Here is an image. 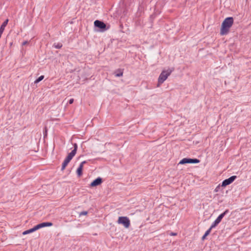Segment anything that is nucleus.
I'll return each instance as SVG.
<instances>
[{"mask_svg": "<svg viewBox=\"0 0 251 251\" xmlns=\"http://www.w3.org/2000/svg\"><path fill=\"white\" fill-rule=\"evenodd\" d=\"M233 19L232 17H227L223 22L220 30L221 35H226L229 31L230 27L233 24Z\"/></svg>", "mask_w": 251, "mask_h": 251, "instance_id": "nucleus-1", "label": "nucleus"}, {"mask_svg": "<svg viewBox=\"0 0 251 251\" xmlns=\"http://www.w3.org/2000/svg\"><path fill=\"white\" fill-rule=\"evenodd\" d=\"M77 149V145L76 144H74V149L68 155L64 162L62 163V170H64L66 166L68 165L70 161L72 159L73 157L75 155Z\"/></svg>", "mask_w": 251, "mask_h": 251, "instance_id": "nucleus-2", "label": "nucleus"}, {"mask_svg": "<svg viewBox=\"0 0 251 251\" xmlns=\"http://www.w3.org/2000/svg\"><path fill=\"white\" fill-rule=\"evenodd\" d=\"M52 226V223L50 222H45L37 225L33 228L29 229L28 230H26L23 232V235H26L27 234L31 233L35 231L36 230L40 229L41 228L46 227V226Z\"/></svg>", "mask_w": 251, "mask_h": 251, "instance_id": "nucleus-3", "label": "nucleus"}, {"mask_svg": "<svg viewBox=\"0 0 251 251\" xmlns=\"http://www.w3.org/2000/svg\"><path fill=\"white\" fill-rule=\"evenodd\" d=\"M174 71V69H169L167 70L163 71L160 74L158 79L157 87H159L160 84L163 83L165 80L167 79L168 77L171 75L172 72Z\"/></svg>", "mask_w": 251, "mask_h": 251, "instance_id": "nucleus-4", "label": "nucleus"}, {"mask_svg": "<svg viewBox=\"0 0 251 251\" xmlns=\"http://www.w3.org/2000/svg\"><path fill=\"white\" fill-rule=\"evenodd\" d=\"M119 224H121L124 226L125 228H128L130 225L129 219L125 216L119 217L117 221Z\"/></svg>", "mask_w": 251, "mask_h": 251, "instance_id": "nucleus-5", "label": "nucleus"}, {"mask_svg": "<svg viewBox=\"0 0 251 251\" xmlns=\"http://www.w3.org/2000/svg\"><path fill=\"white\" fill-rule=\"evenodd\" d=\"M228 212V210L226 209L225 211L224 212L220 214L211 226V228H213L217 226L221 222L222 219L225 216V215Z\"/></svg>", "mask_w": 251, "mask_h": 251, "instance_id": "nucleus-6", "label": "nucleus"}, {"mask_svg": "<svg viewBox=\"0 0 251 251\" xmlns=\"http://www.w3.org/2000/svg\"><path fill=\"white\" fill-rule=\"evenodd\" d=\"M199 162L200 160L198 159L184 158L180 161L179 164H184L186 163H198Z\"/></svg>", "mask_w": 251, "mask_h": 251, "instance_id": "nucleus-7", "label": "nucleus"}, {"mask_svg": "<svg viewBox=\"0 0 251 251\" xmlns=\"http://www.w3.org/2000/svg\"><path fill=\"white\" fill-rule=\"evenodd\" d=\"M236 178V176H231L229 178L224 180L223 181L221 186L222 187H226V186L229 185L234 181Z\"/></svg>", "mask_w": 251, "mask_h": 251, "instance_id": "nucleus-8", "label": "nucleus"}, {"mask_svg": "<svg viewBox=\"0 0 251 251\" xmlns=\"http://www.w3.org/2000/svg\"><path fill=\"white\" fill-rule=\"evenodd\" d=\"M86 163V161H83L79 165L78 168H77L76 170V174L78 176L80 177L82 175V171L83 169V165L84 164Z\"/></svg>", "mask_w": 251, "mask_h": 251, "instance_id": "nucleus-9", "label": "nucleus"}, {"mask_svg": "<svg viewBox=\"0 0 251 251\" xmlns=\"http://www.w3.org/2000/svg\"><path fill=\"white\" fill-rule=\"evenodd\" d=\"M94 25L100 29H104L106 27L105 24L100 21L96 20L94 22Z\"/></svg>", "mask_w": 251, "mask_h": 251, "instance_id": "nucleus-10", "label": "nucleus"}, {"mask_svg": "<svg viewBox=\"0 0 251 251\" xmlns=\"http://www.w3.org/2000/svg\"><path fill=\"white\" fill-rule=\"evenodd\" d=\"M102 182V179L100 177H98L93 182H91L90 186L91 187H95L100 185Z\"/></svg>", "mask_w": 251, "mask_h": 251, "instance_id": "nucleus-11", "label": "nucleus"}, {"mask_svg": "<svg viewBox=\"0 0 251 251\" xmlns=\"http://www.w3.org/2000/svg\"><path fill=\"white\" fill-rule=\"evenodd\" d=\"M212 228H211V227L205 232L204 234L203 235V236L202 237V240H203L205 239V238H206V237L207 236H208L210 233L211 232V229Z\"/></svg>", "mask_w": 251, "mask_h": 251, "instance_id": "nucleus-12", "label": "nucleus"}, {"mask_svg": "<svg viewBox=\"0 0 251 251\" xmlns=\"http://www.w3.org/2000/svg\"><path fill=\"white\" fill-rule=\"evenodd\" d=\"M44 78V75H41L40 77H39L35 81H34V83H38V82H39L40 81H41L42 80H43Z\"/></svg>", "mask_w": 251, "mask_h": 251, "instance_id": "nucleus-13", "label": "nucleus"}, {"mask_svg": "<svg viewBox=\"0 0 251 251\" xmlns=\"http://www.w3.org/2000/svg\"><path fill=\"white\" fill-rule=\"evenodd\" d=\"M62 45L60 43H57V44H54V47L56 48V49H60L62 47Z\"/></svg>", "mask_w": 251, "mask_h": 251, "instance_id": "nucleus-14", "label": "nucleus"}, {"mask_svg": "<svg viewBox=\"0 0 251 251\" xmlns=\"http://www.w3.org/2000/svg\"><path fill=\"white\" fill-rule=\"evenodd\" d=\"M220 187H221V185L220 184L218 185L216 187V188L214 190V192H218L219 191L220 189Z\"/></svg>", "mask_w": 251, "mask_h": 251, "instance_id": "nucleus-15", "label": "nucleus"}, {"mask_svg": "<svg viewBox=\"0 0 251 251\" xmlns=\"http://www.w3.org/2000/svg\"><path fill=\"white\" fill-rule=\"evenodd\" d=\"M87 214V211H83V212H81L79 215L80 216H81V215H86Z\"/></svg>", "mask_w": 251, "mask_h": 251, "instance_id": "nucleus-16", "label": "nucleus"}, {"mask_svg": "<svg viewBox=\"0 0 251 251\" xmlns=\"http://www.w3.org/2000/svg\"><path fill=\"white\" fill-rule=\"evenodd\" d=\"M74 102V99H71L69 100V104H72Z\"/></svg>", "mask_w": 251, "mask_h": 251, "instance_id": "nucleus-17", "label": "nucleus"}, {"mask_svg": "<svg viewBox=\"0 0 251 251\" xmlns=\"http://www.w3.org/2000/svg\"><path fill=\"white\" fill-rule=\"evenodd\" d=\"M123 75V73H121L120 74H117L116 75V76H121Z\"/></svg>", "mask_w": 251, "mask_h": 251, "instance_id": "nucleus-18", "label": "nucleus"}, {"mask_svg": "<svg viewBox=\"0 0 251 251\" xmlns=\"http://www.w3.org/2000/svg\"><path fill=\"white\" fill-rule=\"evenodd\" d=\"M28 44V42L27 41H25L23 43H22V45L23 46H25V45H26Z\"/></svg>", "mask_w": 251, "mask_h": 251, "instance_id": "nucleus-19", "label": "nucleus"}, {"mask_svg": "<svg viewBox=\"0 0 251 251\" xmlns=\"http://www.w3.org/2000/svg\"><path fill=\"white\" fill-rule=\"evenodd\" d=\"M170 235H171V236H176V233L172 232V233L170 234Z\"/></svg>", "mask_w": 251, "mask_h": 251, "instance_id": "nucleus-20", "label": "nucleus"}]
</instances>
